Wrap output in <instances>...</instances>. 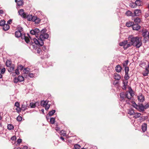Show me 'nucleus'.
I'll list each match as a JSON object with an SVG mask.
<instances>
[{
    "label": "nucleus",
    "instance_id": "63",
    "mask_svg": "<svg viewBox=\"0 0 149 149\" xmlns=\"http://www.w3.org/2000/svg\"><path fill=\"white\" fill-rule=\"evenodd\" d=\"M28 147L27 146H24L22 148V149H27Z\"/></svg>",
    "mask_w": 149,
    "mask_h": 149
},
{
    "label": "nucleus",
    "instance_id": "40",
    "mask_svg": "<svg viewBox=\"0 0 149 149\" xmlns=\"http://www.w3.org/2000/svg\"><path fill=\"white\" fill-rule=\"evenodd\" d=\"M128 94H129V92H127L125 93V98H127L129 100H130L131 99V97H128Z\"/></svg>",
    "mask_w": 149,
    "mask_h": 149
},
{
    "label": "nucleus",
    "instance_id": "45",
    "mask_svg": "<svg viewBox=\"0 0 149 149\" xmlns=\"http://www.w3.org/2000/svg\"><path fill=\"white\" fill-rule=\"evenodd\" d=\"M50 106V104H47V105H46V106H45L44 107H45V109L47 111L48 110Z\"/></svg>",
    "mask_w": 149,
    "mask_h": 149
},
{
    "label": "nucleus",
    "instance_id": "14",
    "mask_svg": "<svg viewBox=\"0 0 149 149\" xmlns=\"http://www.w3.org/2000/svg\"><path fill=\"white\" fill-rule=\"evenodd\" d=\"M141 129L143 132H145L147 129V124L146 123H143L141 127Z\"/></svg>",
    "mask_w": 149,
    "mask_h": 149
},
{
    "label": "nucleus",
    "instance_id": "51",
    "mask_svg": "<svg viewBox=\"0 0 149 149\" xmlns=\"http://www.w3.org/2000/svg\"><path fill=\"white\" fill-rule=\"evenodd\" d=\"M149 108V104L148 103L146 104L145 106H144V109H146Z\"/></svg>",
    "mask_w": 149,
    "mask_h": 149
},
{
    "label": "nucleus",
    "instance_id": "35",
    "mask_svg": "<svg viewBox=\"0 0 149 149\" xmlns=\"http://www.w3.org/2000/svg\"><path fill=\"white\" fill-rule=\"evenodd\" d=\"M47 31V30L46 29H43L40 32L39 35L42 34H44L45 33V32Z\"/></svg>",
    "mask_w": 149,
    "mask_h": 149
},
{
    "label": "nucleus",
    "instance_id": "42",
    "mask_svg": "<svg viewBox=\"0 0 149 149\" xmlns=\"http://www.w3.org/2000/svg\"><path fill=\"white\" fill-rule=\"evenodd\" d=\"M132 103L133 106L136 109L138 107V104H136V103L134 102H132Z\"/></svg>",
    "mask_w": 149,
    "mask_h": 149
},
{
    "label": "nucleus",
    "instance_id": "37",
    "mask_svg": "<svg viewBox=\"0 0 149 149\" xmlns=\"http://www.w3.org/2000/svg\"><path fill=\"white\" fill-rule=\"evenodd\" d=\"M5 21L4 20H2L0 21V26H3L5 24Z\"/></svg>",
    "mask_w": 149,
    "mask_h": 149
},
{
    "label": "nucleus",
    "instance_id": "27",
    "mask_svg": "<svg viewBox=\"0 0 149 149\" xmlns=\"http://www.w3.org/2000/svg\"><path fill=\"white\" fill-rule=\"evenodd\" d=\"M129 62V61L128 60H126L125 61L123 62V67H125V68L126 67H128L127 66L128 63Z\"/></svg>",
    "mask_w": 149,
    "mask_h": 149
},
{
    "label": "nucleus",
    "instance_id": "38",
    "mask_svg": "<svg viewBox=\"0 0 149 149\" xmlns=\"http://www.w3.org/2000/svg\"><path fill=\"white\" fill-rule=\"evenodd\" d=\"M36 53L39 54H40V52L42 51V50L41 48H38L36 49Z\"/></svg>",
    "mask_w": 149,
    "mask_h": 149
},
{
    "label": "nucleus",
    "instance_id": "64",
    "mask_svg": "<svg viewBox=\"0 0 149 149\" xmlns=\"http://www.w3.org/2000/svg\"><path fill=\"white\" fill-rule=\"evenodd\" d=\"M42 49L44 51H45L46 49V48L45 46H43L42 47Z\"/></svg>",
    "mask_w": 149,
    "mask_h": 149
},
{
    "label": "nucleus",
    "instance_id": "20",
    "mask_svg": "<svg viewBox=\"0 0 149 149\" xmlns=\"http://www.w3.org/2000/svg\"><path fill=\"white\" fill-rule=\"evenodd\" d=\"M134 24V23L133 22L129 21L126 22V25L128 27H130L131 26L132 27Z\"/></svg>",
    "mask_w": 149,
    "mask_h": 149
},
{
    "label": "nucleus",
    "instance_id": "23",
    "mask_svg": "<svg viewBox=\"0 0 149 149\" xmlns=\"http://www.w3.org/2000/svg\"><path fill=\"white\" fill-rule=\"evenodd\" d=\"M24 2L23 0H19L17 3V5L18 6H23Z\"/></svg>",
    "mask_w": 149,
    "mask_h": 149
},
{
    "label": "nucleus",
    "instance_id": "62",
    "mask_svg": "<svg viewBox=\"0 0 149 149\" xmlns=\"http://www.w3.org/2000/svg\"><path fill=\"white\" fill-rule=\"evenodd\" d=\"M50 116H49L48 115H47L46 116V118L47 121H48L49 119L50 118Z\"/></svg>",
    "mask_w": 149,
    "mask_h": 149
},
{
    "label": "nucleus",
    "instance_id": "11",
    "mask_svg": "<svg viewBox=\"0 0 149 149\" xmlns=\"http://www.w3.org/2000/svg\"><path fill=\"white\" fill-rule=\"evenodd\" d=\"M141 13V11L140 10L136 9L134 11L133 14V16H139L140 15Z\"/></svg>",
    "mask_w": 149,
    "mask_h": 149
},
{
    "label": "nucleus",
    "instance_id": "22",
    "mask_svg": "<svg viewBox=\"0 0 149 149\" xmlns=\"http://www.w3.org/2000/svg\"><path fill=\"white\" fill-rule=\"evenodd\" d=\"M120 97L122 98V101L124 100L125 96V93L122 92L120 93Z\"/></svg>",
    "mask_w": 149,
    "mask_h": 149
},
{
    "label": "nucleus",
    "instance_id": "50",
    "mask_svg": "<svg viewBox=\"0 0 149 149\" xmlns=\"http://www.w3.org/2000/svg\"><path fill=\"white\" fill-rule=\"evenodd\" d=\"M140 120L141 121H143L145 120L146 119V117L145 116H141L140 117Z\"/></svg>",
    "mask_w": 149,
    "mask_h": 149
},
{
    "label": "nucleus",
    "instance_id": "41",
    "mask_svg": "<svg viewBox=\"0 0 149 149\" xmlns=\"http://www.w3.org/2000/svg\"><path fill=\"white\" fill-rule=\"evenodd\" d=\"M11 139L13 141H14V143L16 142V137L15 136H12L11 138Z\"/></svg>",
    "mask_w": 149,
    "mask_h": 149
},
{
    "label": "nucleus",
    "instance_id": "6",
    "mask_svg": "<svg viewBox=\"0 0 149 149\" xmlns=\"http://www.w3.org/2000/svg\"><path fill=\"white\" fill-rule=\"evenodd\" d=\"M40 31L38 28H35L34 29H32L30 31V33L32 35H35L36 37V35H39Z\"/></svg>",
    "mask_w": 149,
    "mask_h": 149
},
{
    "label": "nucleus",
    "instance_id": "25",
    "mask_svg": "<svg viewBox=\"0 0 149 149\" xmlns=\"http://www.w3.org/2000/svg\"><path fill=\"white\" fill-rule=\"evenodd\" d=\"M134 113V109H130L128 110V113L130 115H133Z\"/></svg>",
    "mask_w": 149,
    "mask_h": 149
},
{
    "label": "nucleus",
    "instance_id": "49",
    "mask_svg": "<svg viewBox=\"0 0 149 149\" xmlns=\"http://www.w3.org/2000/svg\"><path fill=\"white\" fill-rule=\"evenodd\" d=\"M35 76L34 74H33L32 73H29V76L31 78H33Z\"/></svg>",
    "mask_w": 149,
    "mask_h": 149
},
{
    "label": "nucleus",
    "instance_id": "4",
    "mask_svg": "<svg viewBox=\"0 0 149 149\" xmlns=\"http://www.w3.org/2000/svg\"><path fill=\"white\" fill-rule=\"evenodd\" d=\"M28 21L35 22L36 24H38L40 21V19L36 16H33L32 15H29Z\"/></svg>",
    "mask_w": 149,
    "mask_h": 149
},
{
    "label": "nucleus",
    "instance_id": "36",
    "mask_svg": "<svg viewBox=\"0 0 149 149\" xmlns=\"http://www.w3.org/2000/svg\"><path fill=\"white\" fill-rule=\"evenodd\" d=\"M55 118H50V122L51 124H53L54 123Z\"/></svg>",
    "mask_w": 149,
    "mask_h": 149
},
{
    "label": "nucleus",
    "instance_id": "29",
    "mask_svg": "<svg viewBox=\"0 0 149 149\" xmlns=\"http://www.w3.org/2000/svg\"><path fill=\"white\" fill-rule=\"evenodd\" d=\"M141 21L140 19L138 17H137L134 19V22L136 24H138Z\"/></svg>",
    "mask_w": 149,
    "mask_h": 149
},
{
    "label": "nucleus",
    "instance_id": "61",
    "mask_svg": "<svg viewBox=\"0 0 149 149\" xmlns=\"http://www.w3.org/2000/svg\"><path fill=\"white\" fill-rule=\"evenodd\" d=\"M123 45H124V46L125 45H126L127 43V40L124 41H123Z\"/></svg>",
    "mask_w": 149,
    "mask_h": 149
},
{
    "label": "nucleus",
    "instance_id": "15",
    "mask_svg": "<svg viewBox=\"0 0 149 149\" xmlns=\"http://www.w3.org/2000/svg\"><path fill=\"white\" fill-rule=\"evenodd\" d=\"M122 69V67L120 65H118L115 67L116 71L117 72H120L121 71Z\"/></svg>",
    "mask_w": 149,
    "mask_h": 149
},
{
    "label": "nucleus",
    "instance_id": "16",
    "mask_svg": "<svg viewBox=\"0 0 149 149\" xmlns=\"http://www.w3.org/2000/svg\"><path fill=\"white\" fill-rule=\"evenodd\" d=\"M49 102V100H46L45 101L42 100L40 102V104L43 107H45V106H46V105H47L48 102Z\"/></svg>",
    "mask_w": 149,
    "mask_h": 149
},
{
    "label": "nucleus",
    "instance_id": "48",
    "mask_svg": "<svg viewBox=\"0 0 149 149\" xmlns=\"http://www.w3.org/2000/svg\"><path fill=\"white\" fill-rule=\"evenodd\" d=\"M16 110L17 112L19 113L21 111V110H22L21 108H20L19 107H17L16 109Z\"/></svg>",
    "mask_w": 149,
    "mask_h": 149
},
{
    "label": "nucleus",
    "instance_id": "21",
    "mask_svg": "<svg viewBox=\"0 0 149 149\" xmlns=\"http://www.w3.org/2000/svg\"><path fill=\"white\" fill-rule=\"evenodd\" d=\"M134 115L133 116V118L135 119H136L140 117V116L141 115V113L138 112L134 113Z\"/></svg>",
    "mask_w": 149,
    "mask_h": 149
},
{
    "label": "nucleus",
    "instance_id": "58",
    "mask_svg": "<svg viewBox=\"0 0 149 149\" xmlns=\"http://www.w3.org/2000/svg\"><path fill=\"white\" fill-rule=\"evenodd\" d=\"M14 127L13 125L11 124H10V130L13 129H14Z\"/></svg>",
    "mask_w": 149,
    "mask_h": 149
},
{
    "label": "nucleus",
    "instance_id": "53",
    "mask_svg": "<svg viewBox=\"0 0 149 149\" xmlns=\"http://www.w3.org/2000/svg\"><path fill=\"white\" fill-rule=\"evenodd\" d=\"M15 106L17 107H18L20 106L19 103L18 102H16L15 104Z\"/></svg>",
    "mask_w": 149,
    "mask_h": 149
},
{
    "label": "nucleus",
    "instance_id": "55",
    "mask_svg": "<svg viewBox=\"0 0 149 149\" xmlns=\"http://www.w3.org/2000/svg\"><path fill=\"white\" fill-rule=\"evenodd\" d=\"M149 73V71H146L143 74V75L144 76H148V74Z\"/></svg>",
    "mask_w": 149,
    "mask_h": 149
},
{
    "label": "nucleus",
    "instance_id": "1",
    "mask_svg": "<svg viewBox=\"0 0 149 149\" xmlns=\"http://www.w3.org/2000/svg\"><path fill=\"white\" fill-rule=\"evenodd\" d=\"M128 39L132 45L136 47L137 48H139L142 45L141 37H134L132 35H130L129 36Z\"/></svg>",
    "mask_w": 149,
    "mask_h": 149
},
{
    "label": "nucleus",
    "instance_id": "26",
    "mask_svg": "<svg viewBox=\"0 0 149 149\" xmlns=\"http://www.w3.org/2000/svg\"><path fill=\"white\" fill-rule=\"evenodd\" d=\"M135 3H136V6H142V2L139 0H136L135 2Z\"/></svg>",
    "mask_w": 149,
    "mask_h": 149
},
{
    "label": "nucleus",
    "instance_id": "54",
    "mask_svg": "<svg viewBox=\"0 0 149 149\" xmlns=\"http://www.w3.org/2000/svg\"><path fill=\"white\" fill-rule=\"evenodd\" d=\"M6 66L8 67H9V60L8 59L6 62Z\"/></svg>",
    "mask_w": 149,
    "mask_h": 149
},
{
    "label": "nucleus",
    "instance_id": "19",
    "mask_svg": "<svg viewBox=\"0 0 149 149\" xmlns=\"http://www.w3.org/2000/svg\"><path fill=\"white\" fill-rule=\"evenodd\" d=\"M114 79L116 80H119L121 78V77L120 74L116 73L114 74Z\"/></svg>",
    "mask_w": 149,
    "mask_h": 149
},
{
    "label": "nucleus",
    "instance_id": "17",
    "mask_svg": "<svg viewBox=\"0 0 149 149\" xmlns=\"http://www.w3.org/2000/svg\"><path fill=\"white\" fill-rule=\"evenodd\" d=\"M128 83V81H125L123 80V85L122 87V89L123 90H126V85H127Z\"/></svg>",
    "mask_w": 149,
    "mask_h": 149
},
{
    "label": "nucleus",
    "instance_id": "5",
    "mask_svg": "<svg viewBox=\"0 0 149 149\" xmlns=\"http://www.w3.org/2000/svg\"><path fill=\"white\" fill-rule=\"evenodd\" d=\"M19 14L22 17L25 19H27V20L29 17V15L24 12L23 9H21L19 11Z\"/></svg>",
    "mask_w": 149,
    "mask_h": 149
},
{
    "label": "nucleus",
    "instance_id": "9",
    "mask_svg": "<svg viewBox=\"0 0 149 149\" xmlns=\"http://www.w3.org/2000/svg\"><path fill=\"white\" fill-rule=\"evenodd\" d=\"M139 101L140 102H143L145 100L144 96L141 93H139L137 96Z\"/></svg>",
    "mask_w": 149,
    "mask_h": 149
},
{
    "label": "nucleus",
    "instance_id": "32",
    "mask_svg": "<svg viewBox=\"0 0 149 149\" xmlns=\"http://www.w3.org/2000/svg\"><path fill=\"white\" fill-rule=\"evenodd\" d=\"M126 15L127 16H133V13L130 10H128L126 13Z\"/></svg>",
    "mask_w": 149,
    "mask_h": 149
},
{
    "label": "nucleus",
    "instance_id": "57",
    "mask_svg": "<svg viewBox=\"0 0 149 149\" xmlns=\"http://www.w3.org/2000/svg\"><path fill=\"white\" fill-rule=\"evenodd\" d=\"M22 139H19L17 140V143L18 144H20L22 142Z\"/></svg>",
    "mask_w": 149,
    "mask_h": 149
},
{
    "label": "nucleus",
    "instance_id": "46",
    "mask_svg": "<svg viewBox=\"0 0 149 149\" xmlns=\"http://www.w3.org/2000/svg\"><path fill=\"white\" fill-rule=\"evenodd\" d=\"M17 31H19L20 32L23 31V28L20 26H18L17 27Z\"/></svg>",
    "mask_w": 149,
    "mask_h": 149
},
{
    "label": "nucleus",
    "instance_id": "59",
    "mask_svg": "<svg viewBox=\"0 0 149 149\" xmlns=\"http://www.w3.org/2000/svg\"><path fill=\"white\" fill-rule=\"evenodd\" d=\"M128 47L127 46V43L123 47V48L124 49H126L127 48H128Z\"/></svg>",
    "mask_w": 149,
    "mask_h": 149
},
{
    "label": "nucleus",
    "instance_id": "34",
    "mask_svg": "<svg viewBox=\"0 0 149 149\" xmlns=\"http://www.w3.org/2000/svg\"><path fill=\"white\" fill-rule=\"evenodd\" d=\"M19 81L21 82L24 80V77L22 76L19 75L18 77Z\"/></svg>",
    "mask_w": 149,
    "mask_h": 149
},
{
    "label": "nucleus",
    "instance_id": "60",
    "mask_svg": "<svg viewBox=\"0 0 149 149\" xmlns=\"http://www.w3.org/2000/svg\"><path fill=\"white\" fill-rule=\"evenodd\" d=\"M119 45L121 46H123V47L124 46V45H123V42L119 43Z\"/></svg>",
    "mask_w": 149,
    "mask_h": 149
},
{
    "label": "nucleus",
    "instance_id": "31",
    "mask_svg": "<svg viewBox=\"0 0 149 149\" xmlns=\"http://www.w3.org/2000/svg\"><path fill=\"white\" fill-rule=\"evenodd\" d=\"M55 112L56 111L55 110H52L49 112L48 115L49 116H52L54 114Z\"/></svg>",
    "mask_w": 149,
    "mask_h": 149
},
{
    "label": "nucleus",
    "instance_id": "8",
    "mask_svg": "<svg viewBox=\"0 0 149 149\" xmlns=\"http://www.w3.org/2000/svg\"><path fill=\"white\" fill-rule=\"evenodd\" d=\"M136 109L139 112H143L145 111V109L144 108V105L142 103H139L138 104V107Z\"/></svg>",
    "mask_w": 149,
    "mask_h": 149
},
{
    "label": "nucleus",
    "instance_id": "39",
    "mask_svg": "<svg viewBox=\"0 0 149 149\" xmlns=\"http://www.w3.org/2000/svg\"><path fill=\"white\" fill-rule=\"evenodd\" d=\"M81 146L79 144L75 145L74 146V149H80Z\"/></svg>",
    "mask_w": 149,
    "mask_h": 149
},
{
    "label": "nucleus",
    "instance_id": "18",
    "mask_svg": "<svg viewBox=\"0 0 149 149\" xmlns=\"http://www.w3.org/2000/svg\"><path fill=\"white\" fill-rule=\"evenodd\" d=\"M27 104L26 103H23V104L22 105L21 109L23 111H24L25 110L27 109Z\"/></svg>",
    "mask_w": 149,
    "mask_h": 149
},
{
    "label": "nucleus",
    "instance_id": "44",
    "mask_svg": "<svg viewBox=\"0 0 149 149\" xmlns=\"http://www.w3.org/2000/svg\"><path fill=\"white\" fill-rule=\"evenodd\" d=\"M22 119V117L19 116H18L17 118V120L18 121H21Z\"/></svg>",
    "mask_w": 149,
    "mask_h": 149
},
{
    "label": "nucleus",
    "instance_id": "30",
    "mask_svg": "<svg viewBox=\"0 0 149 149\" xmlns=\"http://www.w3.org/2000/svg\"><path fill=\"white\" fill-rule=\"evenodd\" d=\"M130 6L132 8H134L136 7L135 2H132L130 4Z\"/></svg>",
    "mask_w": 149,
    "mask_h": 149
},
{
    "label": "nucleus",
    "instance_id": "12",
    "mask_svg": "<svg viewBox=\"0 0 149 149\" xmlns=\"http://www.w3.org/2000/svg\"><path fill=\"white\" fill-rule=\"evenodd\" d=\"M9 20H8L7 21V24H5L3 26V29L6 31L8 30L9 29Z\"/></svg>",
    "mask_w": 149,
    "mask_h": 149
},
{
    "label": "nucleus",
    "instance_id": "52",
    "mask_svg": "<svg viewBox=\"0 0 149 149\" xmlns=\"http://www.w3.org/2000/svg\"><path fill=\"white\" fill-rule=\"evenodd\" d=\"M11 62L12 61L10 60V68L11 70L12 69V70H13L14 69V66H11Z\"/></svg>",
    "mask_w": 149,
    "mask_h": 149
},
{
    "label": "nucleus",
    "instance_id": "33",
    "mask_svg": "<svg viewBox=\"0 0 149 149\" xmlns=\"http://www.w3.org/2000/svg\"><path fill=\"white\" fill-rule=\"evenodd\" d=\"M19 70H20L21 71L23 70L24 69V66L20 64L18 65L17 68Z\"/></svg>",
    "mask_w": 149,
    "mask_h": 149
},
{
    "label": "nucleus",
    "instance_id": "56",
    "mask_svg": "<svg viewBox=\"0 0 149 149\" xmlns=\"http://www.w3.org/2000/svg\"><path fill=\"white\" fill-rule=\"evenodd\" d=\"M15 74H17L18 75L19 74V70L17 68L15 70Z\"/></svg>",
    "mask_w": 149,
    "mask_h": 149
},
{
    "label": "nucleus",
    "instance_id": "24",
    "mask_svg": "<svg viewBox=\"0 0 149 149\" xmlns=\"http://www.w3.org/2000/svg\"><path fill=\"white\" fill-rule=\"evenodd\" d=\"M38 102H36L35 103H33L32 102H30V106L31 108H34L36 106V104H38Z\"/></svg>",
    "mask_w": 149,
    "mask_h": 149
},
{
    "label": "nucleus",
    "instance_id": "13",
    "mask_svg": "<svg viewBox=\"0 0 149 149\" xmlns=\"http://www.w3.org/2000/svg\"><path fill=\"white\" fill-rule=\"evenodd\" d=\"M140 26H139L138 24H134L133 26H132V28L133 30H138L140 28Z\"/></svg>",
    "mask_w": 149,
    "mask_h": 149
},
{
    "label": "nucleus",
    "instance_id": "10",
    "mask_svg": "<svg viewBox=\"0 0 149 149\" xmlns=\"http://www.w3.org/2000/svg\"><path fill=\"white\" fill-rule=\"evenodd\" d=\"M149 31H148L146 29L144 30L143 29L142 31V35L144 38H146L147 37L148 34L149 33Z\"/></svg>",
    "mask_w": 149,
    "mask_h": 149
},
{
    "label": "nucleus",
    "instance_id": "7",
    "mask_svg": "<svg viewBox=\"0 0 149 149\" xmlns=\"http://www.w3.org/2000/svg\"><path fill=\"white\" fill-rule=\"evenodd\" d=\"M125 75L124 76V78L125 80V81H127V80L129 79L130 78V77L129 76L128 72H129V68L128 67H126L125 68Z\"/></svg>",
    "mask_w": 149,
    "mask_h": 149
},
{
    "label": "nucleus",
    "instance_id": "47",
    "mask_svg": "<svg viewBox=\"0 0 149 149\" xmlns=\"http://www.w3.org/2000/svg\"><path fill=\"white\" fill-rule=\"evenodd\" d=\"M13 81L15 83H17L18 82L19 80L18 77L17 78L15 77L13 79Z\"/></svg>",
    "mask_w": 149,
    "mask_h": 149
},
{
    "label": "nucleus",
    "instance_id": "43",
    "mask_svg": "<svg viewBox=\"0 0 149 149\" xmlns=\"http://www.w3.org/2000/svg\"><path fill=\"white\" fill-rule=\"evenodd\" d=\"M0 72L2 74H3L6 71V69L5 68H3L2 69H1L0 70Z\"/></svg>",
    "mask_w": 149,
    "mask_h": 149
},
{
    "label": "nucleus",
    "instance_id": "3",
    "mask_svg": "<svg viewBox=\"0 0 149 149\" xmlns=\"http://www.w3.org/2000/svg\"><path fill=\"white\" fill-rule=\"evenodd\" d=\"M27 35L28 37L25 36V34L24 33H21L19 31H16L15 33V37L17 38H19L21 37L22 39H24L26 43H28L30 42L29 38L31 40H32V38L29 33H28Z\"/></svg>",
    "mask_w": 149,
    "mask_h": 149
},
{
    "label": "nucleus",
    "instance_id": "2",
    "mask_svg": "<svg viewBox=\"0 0 149 149\" xmlns=\"http://www.w3.org/2000/svg\"><path fill=\"white\" fill-rule=\"evenodd\" d=\"M49 37V35L47 33L44 34H40L39 38L37 39L35 38H33V40L34 43L38 45L42 46L44 45V41L45 39H47Z\"/></svg>",
    "mask_w": 149,
    "mask_h": 149
},
{
    "label": "nucleus",
    "instance_id": "28",
    "mask_svg": "<svg viewBox=\"0 0 149 149\" xmlns=\"http://www.w3.org/2000/svg\"><path fill=\"white\" fill-rule=\"evenodd\" d=\"M30 69L29 68H24L23 70V72L24 74H28L29 72Z\"/></svg>",
    "mask_w": 149,
    "mask_h": 149
}]
</instances>
